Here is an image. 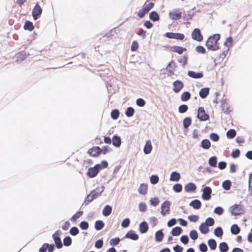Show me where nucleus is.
Instances as JSON below:
<instances>
[{
    "mask_svg": "<svg viewBox=\"0 0 252 252\" xmlns=\"http://www.w3.org/2000/svg\"><path fill=\"white\" fill-rule=\"evenodd\" d=\"M180 179V175L177 172H173L170 176V180L172 181H178Z\"/></svg>",
    "mask_w": 252,
    "mask_h": 252,
    "instance_id": "26",
    "label": "nucleus"
},
{
    "mask_svg": "<svg viewBox=\"0 0 252 252\" xmlns=\"http://www.w3.org/2000/svg\"><path fill=\"white\" fill-rule=\"evenodd\" d=\"M197 117L201 121H206L209 119V116L205 112L203 107H200L198 109Z\"/></svg>",
    "mask_w": 252,
    "mask_h": 252,
    "instance_id": "6",
    "label": "nucleus"
},
{
    "mask_svg": "<svg viewBox=\"0 0 252 252\" xmlns=\"http://www.w3.org/2000/svg\"><path fill=\"white\" fill-rule=\"evenodd\" d=\"M191 94L189 92H183L181 95V99L183 101H187L190 99Z\"/></svg>",
    "mask_w": 252,
    "mask_h": 252,
    "instance_id": "25",
    "label": "nucleus"
},
{
    "mask_svg": "<svg viewBox=\"0 0 252 252\" xmlns=\"http://www.w3.org/2000/svg\"><path fill=\"white\" fill-rule=\"evenodd\" d=\"M80 227L83 230H86L89 228V224L87 221H83L80 222Z\"/></svg>",
    "mask_w": 252,
    "mask_h": 252,
    "instance_id": "57",
    "label": "nucleus"
},
{
    "mask_svg": "<svg viewBox=\"0 0 252 252\" xmlns=\"http://www.w3.org/2000/svg\"><path fill=\"white\" fill-rule=\"evenodd\" d=\"M42 9L38 3H36L32 11V15L34 20H37L41 15Z\"/></svg>",
    "mask_w": 252,
    "mask_h": 252,
    "instance_id": "5",
    "label": "nucleus"
},
{
    "mask_svg": "<svg viewBox=\"0 0 252 252\" xmlns=\"http://www.w3.org/2000/svg\"><path fill=\"white\" fill-rule=\"evenodd\" d=\"M189 205L195 209H199L201 206V203L199 200L195 199L190 202Z\"/></svg>",
    "mask_w": 252,
    "mask_h": 252,
    "instance_id": "22",
    "label": "nucleus"
},
{
    "mask_svg": "<svg viewBox=\"0 0 252 252\" xmlns=\"http://www.w3.org/2000/svg\"><path fill=\"white\" fill-rule=\"evenodd\" d=\"M148 191V185L146 184H141L138 189V192L140 194L145 195Z\"/></svg>",
    "mask_w": 252,
    "mask_h": 252,
    "instance_id": "16",
    "label": "nucleus"
},
{
    "mask_svg": "<svg viewBox=\"0 0 252 252\" xmlns=\"http://www.w3.org/2000/svg\"><path fill=\"white\" fill-rule=\"evenodd\" d=\"M249 190L251 194H252V173L250 174L249 178Z\"/></svg>",
    "mask_w": 252,
    "mask_h": 252,
    "instance_id": "54",
    "label": "nucleus"
},
{
    "mask_svg": "<svg viewBox=\"0 0 252 252\" xmlns=\"http://www.w3.org/2000/svg\"><path fill=\"white\" fill-rule=\"evenodd\" d=\"M148 12L143 7L138 12V16L140 18H143Z\"/></svg>",
    "mask_w": 252,
    "mask_h": 252,
    "instance_id": "55",
    "label": "nucleus"
},
{
    "mask_svg": "<svg viewBox=\"0 0 252 252\" xmlns=\"http://www.w3.org/2000/svg\"><path fill=\"white\" fill-rule=\"evenodd\" d=\"M173 189L175 191L180 192L182 190V186L180 184H176L173 186Z\"/></svg>",
    "mask_w": 252,
    "mask_h": 252,
    "instance_id": "53",
    "label": "nucleus"
},
{
    "mask_svg": "<svg viewBox=\"0 0 252 252\" xmlns=\"http://www.w3.org/2000/svg\"><path fill=\"white\" fill-rule=\"evenodd\" d=\"M236 135V131L233 129H229L226 133L227 138L231 139L235 137Z\"/></svg>",
    "mask_w": 252,
    "mask_h": 252,
    "instance_id": "39",
    "label": "nucleus"
},
{
    "mask_svg": "<svg viewBox=\"0 0 252 252\" xmlns=\"http://www.w3.org/2000/svg\"><path fill=\"white\" fill-rule=\"evenodd\" d=\"M231 182L229 180H226L222 183V187L225 190H229L230 189Z\"/></svg>",
    "mask_w": 252,
    "mask_h": 252,
    "instance_id": "45",
    "label": "nucleus"
},
{
    "mask_svg": "<svg viewBox=\"0 0 252 252\" xmlns=\"http://www.w3.org/2000/svg\"><path fill=\"white\" fill-rule=\"evenodd\" d=\"M108 166V163L105 160L101 161L100 164H97L94 167H90L88 169L87 174L90 178H94L98 174L99 171L103 168Z\"/></svg>",
    "mask_w": 252,
    "mask_h": 252,
    "instance_id": "2",
    "label": "nucleus"
},
{
    "mask_svg": "<svg viewBox=\"0 0 252 252\" xmlns=\"http://www.w3.org/2000/svg\"><path fill=\"white\" fill-rule=\"evenodd\" d=\"M233 42V39L231 37H228L226 38L224 44L226 45L227 47H229L231 45Z\"/></svg>",
    "mask_w": 252,
    "mask_h": 252,
    "instance_id": "61",
    "label": "nucleus"
},
{
    "mask_svg": "<svg viewBox=\"0 0 252 252\" xmlns=\"http://www.w3.org/2000/svg\"><path fill=\"white\" fill-rule=\"evenodd\" d=\"M214 213L219 215H222L223 213V209L221 207H217L215 209Z\"/></svg>",
    "mask_w": 252,
    "mask_h": 252,
    "instance_id": "63",
    "label": "nucleus"
},
{
    "mask_svg": "<svg viewBox=\"0 0 252 252\" xmlns=\"http://www.w3.org/2000/svg\"><path fill=\"white\" fill-rule=\"evenodd\" d=\"M104 226V223L102 220H96L95 222L94 227L96 230H100Z\"/></svg>",
    "mask_w": 252,
    "mask_h": 252,
    "instance_id": "31",
    "label": "nucleus"
},
{
    "mask_svg": "<svg viewBox=\"0 0 252 252\" xmlns=\"http://www.w3.org/2000/svg\"><path fill=\"white\" fill-rule=\"evenodd\" d=\"M207 226H212L215 223L214 219L212 218H208L206 220L205 223Z\"/></svg>",
    "mask_w": 252,
    "mask_h": 252,
    "instance_id": "56",
    "label": "nucleus"
},
{
    "mask_svg": "<svg viewBox=\"0 0 252 252\" xmlns=\"http://www.w3.org/2000/svg\"><path fill=\"white\" fill-rule=\"evenodd\" d=\"M175 63L173 61L170 62L166 67V69L169 73V75L174 74L176 68Z\"/></svg>",
    "mask_w": 252,
    "mask_h": 252,
    "instance_id": "12",
    "label": "nucleus"
},
{
    "mask_svg": "<svg viewBox=\"0 0 252 252\" xmlns=\"http://www.w3.org/2000/svg\"><path fill=\"white\" fill-rule=\"evenodd\" d=\"M217 158L216 157H212L209 159V164L213 167H216L217 165Z\"/></svg>",
    "mask_w": 252,
    "mask_h": 252,
    "instance_id": "44",
    "label": "nucleus"
},
{
    "mask_svg": "<svg viewBox=\"0 0 252 252\" xmlns=\"http://www.w3.org/2000/svg\"><path fill=\"white\" fill-rule=\"evenodd\" d=\"M208 244L210 247V249L212 250L216 249L217 247V243L215 240L210 239L208 241Z\"/></svg>",
    "mask_w": 252,
    "mask_h": 252,
    "instance_id": "38",
    "label": "nucleus"
},
{
    "mask_svg": "<svg viewBox=\"0 0 252 252\" xmlns=\"http://www.w3.org/2000/svg\"><path fill=\"white\" fill-rule=\"evenodd\" d=\"M184 189L186 192L194 191L196 189V187L194 183H189L185 185Z\"/></svg>",
    "mask_w": 252,
    "mask_h": 252,
    "instance_id": "14",
    "label": "nucleus"
},
{
    "mask_svg": "<svg viewBox=\"0 0 252 252\" xmlns=\"http://www.w3.org/2000/svg\"><path fill=\"white\" fill-rule=\"evenodd\" d=\"M195 50L196 51L199 53L205 54L206 53L205 49L202 46H197Z\"/></svg>",
    "mask_w": 252,
    "mask_h": 252,
    "instance_id": "60",
    "label": "nucleus"
},
{
    "mask_svg": "<svg viewBox=\"0 0 252 252\" xmlns=\"http://www.w3.org/2000/svg\"><path fill=\"white\" fill-rule=\"evenodd\" d=\"M159 181L158 177L157 175H152L150 177V182L152 184H156Z\"/></svg>",
    "mask_w": 252,
    "mask_h": 252,
    "instance_id": "52",
    "label": "nucleus"
},
{
    "mask_svg": "<svg viewBox=\"0 0 252 252\" xmlns=\"http://www.w3.org/2000/svg\"><path fill=\"white\" fill-rule=\"evenodd\" d=\"M212 189L209 187H206L203 189L202 197L204 200H209L211 198Z\"/></svg>",
    "mask_w": 252,
    "mask_h": 252,
    "instance_id": "8",
    "label": "nucleus"
},
{
    "mask_svg": "<svg viewBox=\"0 0 252 252\" xmlns=\"http://www.w3.org/2000/svg\"><path fill=\"white\" fill-rule=\"evenodd\" d=\"M182 231V228L179 226H177L173 228L172 230V235L175 236L179 235Z\"/></svg>",
    "mask_w": 252,
    "mask_h": 252,
    "instance_id": "30",
    "label": "nucleus"
},
{
    "mask_svg": "<svg viewBox=\"0 0 252 252\" xmlns=\"http://www.w3.org/2000/svg\"><path fill=\"white\" fill-rule=\"evenodd\" d=\"M209 93V89L208 88H202L199 93V96L202 98H205L207 97Z\"/></svg>",
    "mask_w": 252,
    "mask_h": 252,
    "instance_id": "21",
    "label": "nucleus"
},
{
    "mask_svg": "<svg viewBox=\"0 0 252 252\" xmlns=\"http://www.w3.org/2000/svg\"><path fill=\"white\" fill-rule=\"evenodd\" d=\"M150 19L153 21H157L159 19V16L158 13L156 11H152L149 14Z\"/></svg>",
    "mask_w": 252,
    "mask_h": 252,
    "instance_id": "24",
    "label": "nucleus"
},
{
    "mask_svg": "<svg viewBox=\"0 0 252 252\" xmlns=\"http://www.w3.org/2000/svg\"><path fill=\"white\" fill-rule=\"evenodd\" d=\"M221 107L222 109V110L224 113H227L229 111V108L228 107V104L225 102V101H222L221 102Z\"/></svg>",
    "mask_w": 252,
    "mask_h": 252,
    "instance_id": "36",
    "label": "nucleus"
},
{
    "mask_svg": "<svg viewBox=\"0 0 252 252\" xmlns=\"http://www.w3.org/2000/svg\"><path fill=\"white\" fill-rule=\"evenodd\" d=\"M120 115V112L118 110H113L111 112V117L114 120H117Z\"/></svg>",
    "mask_w": 252,
    "mask_h": 252,
    "instance_id": "37",
    "label": "nucleus"
},
{
    "mask_svg": "<svg viewBox=\"0 0 252 252\" xmlns=\"http://www.w3.org/2000/svg\"><path fill=\"white\" fill-rule=\"evenodd\" d=\"M83 212L82 211H78L74 214L70 219L71 221H76L82 215Z\"/></svg>",
    "mask_w": 252,
    "mask_h": 252,
    "instance_id": "41",
    "label": "nucleus"
},
{
    "mask_svg": "<svg viewBox=\"0 0 252 252\" xmlns=\"http://www.w3.org/2000/svg\"><path fill=\"white\" fill-rule=\"evenodd\" d=\"M139 47V44L137 41H133L131 45V50L132 52L136 51Z\"/></svg>",
    "mask_w": 252,
    "mask_h": 252,
    "instance_id": "47",
    "label": "nucleus"
},
{
    "mask_svg": "<svg viewBox=\"0 0 252 252\" xmlns=\"http://www.w3.org/2000/svg\"><path fill=\"white\" fill-rule=\"evenodd\" d=\"M134 113V109L131 107H129L126 109L125 114L128 117H132Z\"/></svg>",
    "mask_w": 252,
    "mask_h": 252,
    "instance_id": "42",
    "label": "nucleus"
},
{
    "mask_svg": "<svg viewBox=\"0 0 252 252\" xmlns=\"http://www.w3.org/2000/svg\"><path fill=\"white\" fill-rule=\"evenodd\" d=\"M89 155L94 157H96L100 154V148L99 147H93L88 150Z\"/></svg>",
    "mask_w": 252,
    "mask_h": 252,
    "instance_id": "9",
    "label": "nucleus"
},
{
    "mask_svg": "<svg viewBox=\"0 0 252 252\" xmlns=\"http://www.w3.org/2000/svg\"><path fill=\"white\" fill-rule=\"evenodd\" d=\"M192 38L198 42L203 40V36L201 34L200 30L198 28L194 29L191 33Z\"/></svg>",
    "mask_w": 252,
    "mask_h": 252,
    "instance_id": "4",
    "label": "nucleus"
},
{
    "mask_svg": "<svg viewBox=\"0 0 252 252\" xmlns=\"http://www.w3.org/2000/svg\"><path fill=\"white\" fill-rule=\"evenodd\" d=\"M60 232L59 231H57L52 236L56 244V246L58 249H61L63 246L61 240L60 238Z\"/></svg>",
    "mask_w": 252,
    "mask_h": 252,
    "instance_id": "7",
    "label": "nucleus"
},
{
    "mask_svg": "<svg viewBox=\"0 0 252 252\" xmlns=\"http://www.w3.org/2000/svg\"><path fill=\"white\" fill-rule=\"evenodd\" d=\"M219 248L221 252H226L228 250V246L225 242L220 243Z\"/></svg>",
    "mask_w": 252,
    "mask_h": 252,
    "instance_id": "33",
    "label": "nucleus"
},
{
    "mask_svg": "<svg viewBox=\"0 0 252 252\" xmlns=\"http://www.w3.org/2000/svg\"><path fill=\"white\" fill-rule=\"evenodd\" d=\"M188 219L190 221L196 222L199 219V217L197 215H190L188 217Z\"/></svg>",
    "mask_w": 252,
    "mask_h": 252,
    "instance_id": "59",
    "label": "nucleus"
},
{
    "mask_svg": "<svg viewBox=\"0 0 252 252\" xmlns=\"http://www.w3.org/2000/svg\"><path fill=\"white\" fill-rule=\"evenodd\" d=\"M63 244L65 246H70L71 244V243H72L71 239L69 236L65 237L63 239Z\"/></svg>",
    "mask_w": 252,
    "mask_h": 252,
    "instance_id": "46",
    "label": "nucleus"
},
{
    "mask_svg": "<svg viewBox=\"0 0 252 252\" xmlns=\"http://www.w3.org/2000/svg\"><path fill=\"white\" fill-rule=\"evenodd\" d=\"M94 200V198L92 197V196L91 195V194L89 193L88 194L87 197L85 198V199L84 200V203L86 205L88 204L89 203H90L92 201Z\"/></svg>",
    "mask_w": 252,
    "mask_h": 252,
    "instance_id": "64",
    "label": "nucleus"
},
{
    "mask_svg": "<svg viewBox=\"0 0 252 252\" xmlns=\"http://www.w3.org/2000/svg\"><path fill=\"white\" fill-rule=\"evenodd\" d=\"M231 232L234 235H237L240 233V228L237 224H233L230 228Z\"/></svg>",
    "mask_w": 252,
    "mask_h": 252,
    "instance_id": "28",
    "label": "nucleus"
},
{
    "mask_svg": "<svg viewBox=\"0 0 252 252\" xmlns=\"http://www.w3.org/2000/svg\"><path fill=\"white\" fill-rule=\"evenodd\" d=\"M191 123V119L189 117H187L183 120V126L185 128H188Z\"/></svg>",
    "mask_w": 252,
    "mask_h": 252,
    "instance_id": "40",
    "label": "nucleus"
},
{
    "mask_svg": "<svg viewBox=\"0 0 252 252\" xmlns=\"http://www.w3.org/2000/svg\"><path fill=\"white\" fill-rule=\"evenodd\" d=\"M220 39V34H215L210 36L206 42V46L208 49L212 51H216L219 49L218 41Z\"/></svg>",
    "mask_w": 252,
    "mask_h": 252,
    "instance_id": "1",
    "label": "nucleus"
},
{
    "mask_svg": "<svg viewBox=\"0 0 252 252\" xmlns=\"http://www.w3.org/2000/svg\"><path fill=\"white\" fill-rule=\"evenodd\" d=\"M70 233L73 236H75L79 233V230L76 227H72L70 229Z\"/></svg>",
    "mask_w": 252,
    "mask_h": 252,
    "instance_id": "58",
    "label": "nucleus"
},
{
    "mask_svg": "<svg viewBox=\"0 0 252 252\" xmlns=\"http://www.w3.org/2000/svg\"><path fill=\"white\" fill-rule=\"evenodd\" d=\"M90 194L94 199L97 198L100 195V193L95 190H93L90 192Z\"/></svg>",
    "mask_w": 252,
    "mask_h": 252,
    "instance_id": "62",
    "label": "nucleus"
},
{
    "mask_svg": "<svg viewBox=\"0 0 252 252\" xmlns=\"http://www.w3.org/2000/svg\"><path fill=\"white\" fill-rule=\"evenodd\" d=\"M170 202L167 201H164L161 206V213L162 215L164 216L168 213L170 210Z\"/></svg>",
    "mask_w": 252,
    "mask_h": 252,
    "instance_id": "10",
    "label": "nucleus"
},
{
    "mask_svg": "<svg viewBox=\"0 0 252 252\" xmlns=\"http://www.w3.org/2000/svg\"><path fill=\"white\" fill-rule=\"evenodd\" d=\"M186 49L181 46H174L172 47V51L176 52L179 54H181L184 51H186Z\"/></svg>",
    "mask_w": 252,
    "mask_h": 252,
    "instance_id": "29",
    "label": "nucleus"
},
{
    "mask_svg": "<svg viewBox=\"0 0 252 252\" xmlns=\"http://www.w3.org/2000/svg\"><path fill=\"white\" fill-rule=\"evenodd\" d=\"M155 4L153 2H151L147 4H144L143 8L148 12H149L154 7Z\"/></svg>",
    "mask_w": 252,
    "mask_h": 252,
    "instance_id": "48",
    "label": "nucleus"
},
{
    "mask_svg": "<svg viewBox=\"0 0 252 252\" xmlns=\"http://www.w3.org/2000/svg\"><path fill=\"white\" fill-rule=\"evenodd\" d=\"M170 17L173 20H178L181 18L182 13L178 11H171L169 13Z\"/></svg>",
    "mask_w": 252,
    "mask_h": 252,
    "instance_id": "17",
    "label": "nucleus"
},
{
    "mask_svg": "<svg viewBox=\"0 0 252 252\" xmlns=\"http://www.w3.org/2000/svg\"><path fill=\"white\" fill-rule=\"evenodd\" d=\"M163 233L161 230H158L156 233V239L158 242H161L163 238Z\"/></svg>",
    "mask_w": 252,
    "mask_h": 252,
    "instance_id": "35",
    "label": "nucleus"
},
{
    "mask_svg": "<svg viewBox=\"0 0 252 252\" xmlns=\"http://www.w3.org/2000/svg\"><path fill=\"white\" fill-rule=\"evenodd\" d=\"M126 237L133 240H137L139 238L138 235L136 234L133 230L129 231L126 234Z\"/></svg>",
    "mask_w": 252,
    "mask_h": 252,
    "instance_id": "15",
    "label": "nucleus"
},
{
    "mask_svg": "<svg viewBox=\"0 0 252 252\" xmlns=\"http://www.w3.org/2000/svg\"><path fill=\"white\" fill-rule=\"evenodd\" d=\"M112 144L116 147H119L121 144V139L120 136L116 135L112 137Z\"/></svg>",
    "mask_w": 252,
    "mask_h": 252,
    "instance_id": "18",
    "label": "nucleus"
},
{
    "mask_svg": "<svg viewBox=\"0 0 252 252\" xmlns=\"http://www.w3.org/2000/svg\"><path fill=\"white\" fill-rule=\"evenodd\" d=\"M201 146L205 149H208L211 147V143L208 139H204L201 142Z\"/></svg>",
    "mask_w": 252,
    "mask_h": 252,
    "instance_id": "34",
    "label": "nucleus"
},
{
    "mask_svg": "<svg viewBox=\"0 0 252 252\" xmlns=\"http://www.w3.org/2000/svg\"><path fill=\"white\" fill-rule=\"evenodd\" d=\"M230 212L234 216L241 215L245 213L244 206L241 204H235L230 207Z\"/></svg>",
    "mask_w": 252,
    "mask_h": 252,
    "instance_id": "3",
    "label": "nucleus"
},
{
    "mask_svg": "<svg viewBox=\"0 0 252 252\" xmlns=\"http://www.w3.org/2000/svg\"><path fill=\"white\" fill-rule=\"evenodd\" d=\"M215 235L218 237H221L223 235V231L221 227H218L215 229Z\"/></svg>",
    "mask_w": 252,
    "mask_h": 252,
    "instance_id": "43",
    "label": "nucleus"
},
{
    "mask_svg": "<svg viewBox=\"0 0 252 252\" xmlns=\"http://www.w3.org/2000/svg\"><path fill=\"white\" fill-rule=\"evenodd\" d=\"M112 210V207L110 206L107 205L105 206L103 208L102 214L105 217L108 216L111 214Z\"/></svg>",
    "mask_w": 252,
    "mask_h": 252,
    "instance_id": "23",
    "label": "nucleus"
},
{
    "mask_svg": "<svg viewBox=\"0 0 252 252\" xmlns=\"http://www.w3.org/2000/svg\"><path fill=\"white\" fill-rule=\"evenodd\" d=\"M120 242V239L118 237L112 238L110 241V244L112 246L117 245Z\"/></svg>",
    "mask_w": 252,
    "mask_h": 252,
    "instance_id": "50",
    "label": "nucleus"
},
{
    "mask_svg": "<svg viewBox=\"0 0 252 252\" xmlns=\"http://www.w3.org/2000/svg\"><path fill=\"white\" fill-rule=\"evenodd\" d=\"M148 225L146 222L143 221L139 225V230L141 233H145L147 232L148 230Z\"/></svg>",
    "mask_w": 252,
    "mask_h": 252,
    "instance_id": "20",
    "label": "nucleus"
},
{
    "mask_svg": "<svg viewBox=\"0 0 252 252\" xmlns=\"http://www.w3.org/2000/svg\"><path fill=\"white\" fill-rule=\"evenodd\" d=\"M24 28L25 30L32 31L34 29V26L32 22L29 21H27L25 23Z\"/></svg>",
    "mask_w": 252,
    "mask_h": 252,
    "instance_id": "27",
    "label": "nucleus"
},
{
    "mask_svg": "<svg viewBox=\"0 0 252 252\" xmlns=\"http://www.w3.org/2000/svg\"><path fill=\"white\" fill-rule=\"evenodd\" d=\"M188 109V107L187 105L183 104L179 107V112L180 113H184L186 112Z\"/></svg>",
    "mask_w": 252,
    "mask_h": 252,
    "instance_id": "51",
    "label": "nucleus"
},
{
    "mask_svg": "<svg viewBox=\"0 0 252 252\" xmlns=\"http://www.w3.org/2000/svg\"><path fill=\"white\" fill-rule=\"evenodd\" d=\"M152 150V146L151 142L150 140L146 141V144L144 147V152L146 154H148L151 153Z\"/></svg>",
    "mask_w": 252,
    "mask_h": 252,
    "instance_id": "19",
    "label": "nucleus"
},
{
    "mask_svg": "<svg viewBox=\"0 0 252 252\" xmlns=\"http://www.w3.org/2000/svg\"><path fill=\"white\" fill-rule=\"evenodd\" d=\"M173 91L175 93H179L183 88V83L179 80H176L173 83Z\"/></svg>",
    "mask_w": 252,
    "mask_h": 252,
    "instance_id": "11",
    "label": "nucleus"
},
{
    "mask_svg": "<svg viewBox=\"0 0 252 252\" xmlns=\"http://www.w3.org/2000/svg\"><path fill=\"white\" fill-rule=\"evenodd\" d=\"M189 236L190 238L194 240L198 238V233L195 230H192L190 232Z\"/></svg>",
    "mask_w": 252,
    "mask_h": 252,
    "instance_id": "49",
    "label": "nucleus"
},
{
    "mask_svg": "<svg viewBox=\"0 0 252 252\" xmlns=\"http://www.w3.org/2000/svg\"><path fill=\"white\" fill-rule=\"evenodd\" d=\"M199 230L203 234H206L209 232L208 226L205 223H202L200 224Z\"/></svg>",
    "mask_w": 252,
    "mask_h": 252,
    "instance_id": "32",
    "label": "nucleus"
},
{
    "mask_svg": "<svg viewBox=\"0 0 252 252\" xmlns=\"http://www.w3.org/2000/svg\"><path fill=\"white\" fill-rule=\"evenodd\" d=\"M188 75L194 79L201 78L203 77V74L201 72H195L193 71H189L188 73Z\"/></svg>",
    "mask_w": 252,
    "mask_h": 252,
    "instance_id": "13",
    "label": "nucleus"
}]
</instances>
